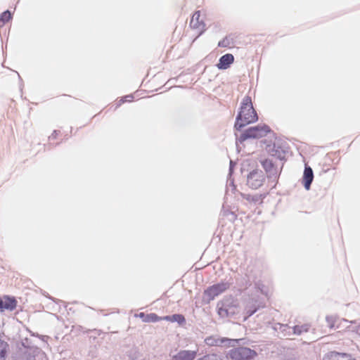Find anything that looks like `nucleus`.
Wrapping results in <instances>:
<instances>
[{"label":"nucleus","instance_id":"f257e3e1","mask_svg":"<svg viewBox=\"0 0 360 360\" xmlns=\"http://www.w3.org/2000/svg\"><path fill=\"white\" fill-rule=\"evenodd\" d=\"M258 120V116L255 110L250 96H245L241 103L240 111L237 115L235 128L240 130L243 127L255 123Z\"/></svg>","mask_w":360,"mask_h":360},{"label":"nucleus","instance_id":"f03ea898","mask_svg":"<svg viewBox=\"0 0 360 360\" xmlns=\"http://www.w3.org/2000/svg\"><path fill=\"white\" fill-rule=\"evenodd\" d=\"M273 133L270 127L266 124H259L248 129L239 138L240 142L248 139H260Z\"/></svg>","mask_w":360,"mask_h":360},{"label":"nucleus","instance_id":"7ed1b4c3","mask_svg":"<svg viewBox=\"0 0 360 360\" xmlns=\"http://www.w3.org/2000/svg\"><path fill=\"white\" fill-rule=\"evenodd\" d=\"M255 351L248 347H237L231 349L229 353L231 360H250L256 356Z\"/></svg>","mask_w":360,"mask_h":360},{"label":"nucleus","instance_id":"20e7f679","mask_svg":"<svg viewBox=\"0 0 360 360\" xmlns=\"http://www.w3.org/2000/svg\"><path fill=\"white\" fill-rule=\"evenodd\" d=\"M229 288L227 283H220L210 286L204 291V297L207 302L214 300L217 296L225 292Z\"/></svg>","mask_w":360,"mask_h":360},{"label":"nucleus","instance_id":"39448f33","mask_svg":"<svg viewBox=\"0 0 360 360\" xmlns=\"http://www.w3.org/2000/svg\"><path fill=\"white\" fill-rule=\"evenodd\" d=\"M264 180L265 176L263 172L256 169L250 172L248 176L247 183L250 188L257 189L263 185Z\"/></svg>","mask_w":360,"mask_h":360},{"label":"nucleus","instance_id":"423d86ee","mask_svg":"<svg viewBox=\"0 0 360 360\" xmlns=\"http://www.w3.org/2000/svg\"><path fill=\"white\" fill-rule=\"evenodd\" d=\"M326 323L330 328L338 329L341 331L347 327L348 321L335 316H328L326 317Z\"/></svg>","mask_w":360,"mask_h":360},{"label":"nucleus","instance_id":"0eeeda50","mask_svg":"<svg viewBox=\"0 0 360 360\" xmlns=\"http://www.w3.org/2000/svg\"><path fill=\"white\" fill-rule=\"evenodd\" d=\"M190 26L193 29H196L200 31L198 35L202 34L205 32V23L202 20L200 19V11H197L193 13L191 19Z\"/></svg>","mask_w":360,"mask_h":360},{"label":"nucleus","instance_id":"6e6552de","mask_svg":"<svg viewBox=\"0 0 360 360\" xmlns=\"http://www.w3.org/2000/svg\"><path fill=\"white\" fill-rule=\"evenodd\" d=\"M16 306L17 301L14 297L8 296L0 297V311H4V310L12 311L15 309Z\"/></svg>","mask_w":360,"mask_h":360},{"label":"nucleus","instance_id":"1a4fd4ad","mask_svg":"<svg viewBox=\"0 0 360 360\" xmlns=\"http://www.w3.org/2000/svg\"><path fill=\"white\" fill-rule=\"evenodd\" d=\"M234 61V57L231 53H226L222 56L219 60V63L217 64V67L219 70H226L229 68Z\"/></svg>","mask_w":360,"mask_h":360},{"label":"nucleus","instance_id":"9d476101","mask_svg":"<svg viewBox=\"0 0 360 360\" xmlns=\"http://www.w3.org/2000/svg\"><path fill=\"white\" fill-rule=\"evenodd\" d=\"M323 360H356L350 354L345 353H330L326 355Z\"/></svg>","mask_w":360,"mask_h":360},{"label":"nucleus","instance_id":"9b49d317","mask_svg":"<svg viewBox=\"0 0 360 360\" xmlns=\"http://www.w3.org/2000/svg\"><path fill=\"white\" fill-rule=\"evenodd\" d=\"M314 175L311 167H306L304 171L303 183L305 188L309 190L313 181Z\"/></svg>","mask_w":360,"mask_h":360},{"label":"nucleus","instance_id":"f8f14e48","mask_svg":"<svg viewBox=\"0 0 360 360\" xmlns=\"http://www.w3.org/2000/svg\"><path fill=\"white\" fill-rule=\"evenodd\" d=\"M136 316L141 318L143 322L146 323L157 322L160 321V317L154 313L146 314L143 312H141L137 314Z\"/></svg>","mask_w":360,"mask_h":360},{"label":"nucleus","instance_id":"ddd939ff","mask_svg":"<svg viewBox=\"0 0 360 360\" xmlns=\"http://www.w3.org/2000/svg\"><path fill=\"white\" fill-rule=\"evenodd\" d=\"M195 356V352L181 351L174 356V358L176 360H193Z\"/></svg>","mask_w":360,"mask_h":360},{"label":"nucleus","instance_id":"4468645a","mask_svg":"<svg viewBox=\"0 0 360 360\" xmlns=\"http://www.w3.org/2000/svg\"><path fill=\"white\" fill-rule=\"evenodd\" d=\"M310 329V326L308 323H304L301 325H297L293 327V334L296 335H301L305 333H307Z\"/></svg>","mask_w":360,"mask_h":360},{"label":"nucleus","instance_id":"2eb2a0df","mask_svg":"<svg viewBox=\"0 0 360 360\" xmlns=\"http://www.w3.org/2000/svg\"><path fill=\"white\" fill-rule=\"evenodd\" d=\"M11 19V13L9 11H4L0 15V27H3Z\"/></svg>","mask_w":360,"mask_h":360},{"label":"nucleus","instance_id":"dca6fc26","mask_svg":"<svg viewBox=\"0 0 360 360\" xmlns=\"http://www.w3.org/2000/svg\"><path fill=\"white\" fill-rule=\"evenodd\" d=\"M8 344L0 340V360H4L7 352Z\"/></svg>","mask_w":360,"mask_h":360},{"label":"nucleus","instance_id":"f3484780","mask_svg":"<svg viewBox=\"0 0 360 360\" xmlns=\"http://www.w3.org/2000/svg\"><path fill=\"white\" fill-rule=\"evenodd\" d=\"M232 44V40L230 38L226 37L219 41L218 46L220 47H229Z\"/></svg>","mask_w":360,"mask_h":360},{"label":"nucleus","instance_id":"a211bd4d","mask_svg":"<svg viewBox=\"0 0 360 360\" xmlns=\"http://www.w3.org/2000/svg\"><path fill=\"white\" fill-rule=\"evenodd\" d=\"M262 167H264V169L266 172L271 171L274 167V164H273L272 161L270 160H267V159L262 161Z\"/></svg>","mask_w":360,"mask_h":360},{"label":"nucleus","instance_id":"6ab92c4d","mask_svg":"<svg viewBox=\"0 0 360 360\" xmlns=\"http://www.w3.org/2000/svg\"><path fill=\"white\" fill-rule=\"evenodd\" d=\"M172 322H177L179 324H182L185 322V318L181 314H174L172 316Z\"/></svg>","mask_w":360,"mask_h":360},{"label":"nucleus","instance_id":"aec40b11","mask_svg":"<svg viewBox=\"0 0 360 360\" xmlns=\"http://www.w3.org/2000/svg\"><path fill=\"white\" fill-rule=\"evenodd\" d=\"M125 103H126V101L124 99V96L118 98L117 99L115 100V101L114 103L115 108V109L119 108L122 105H123Z\"/></svg>","mask_w":360,"mask_h":360},{"label":"nucleus","instance_id":"412c9836","mask_svg":"<svg viewBox=\"0 0 360 360\" xmlns=\"http://www.w3.org/2000/svg\"><path fill=\"white\" fill-rule=\"evenodd\" d=\"M231 308V306L229 305L227 306V308L226 309H223V308H220L219 309V314L220 316H225V315H228V311L230 310Z\"/></svg>","mask_w":360,"mask_h":360},{"label":"nucleus","instance_id":"4be33fe9","mask_svg":"<svg viewBox=\"0 0 360 360\" xmlns=\"http://www.w3.org/2000/svg\"><path fill=\"white\" fill-rule=\"evenodd\" d=\"M134 96L133 94H129V95H126L124 96V99L126 101V103L128 102V103H131V102H133L134 101Z\"/></svg>","mask_w":360,"mask_h":360},{"label":"nucleus","instance_id":"5701e85b","mask_svg":"<svg viewBox=\"0 0 360 360\" xmlns=\"http://www.w3.org/2000/svg\"><path fill=\"white\" fill-rule=\"evenodd\" d=\"M162 320H166V321L172 322V316H166L164 317H160V321H162Z\"/></svg>","mask_w":360,"mask_h":360},{"label":"nucleus","instance_id":"b1692460","mask_svg":"<svg viewBox=\"0 0 360 360\" xmlns=\"http://www.w3.org/2000/svg\"><path fill=\"white\" fill-rule=\"evenodd\" d=\"M256 311H257V309H256V308H255V309H251V310H248V311H247L248 316H250L252 315V314H253Z\"/></svg>","mask_w":360,"mask_h":360},{"label":"nucleus","instance_id":"393cba45","mask_svg":"<svg viewBox=\"0 0 360 360\" xmlns=\"http://www.w3.org/2000/svg\"><path fill=\"white\" fill-rule=\"evenodd\" d=\"M243 197L247 199L248 200H250V195H243Z\"/></svg>","mask_w":360,"mask_h":360},{"label":"nucleus","instance_id":"a878e982","mask_svg":"<svg viewBox=\"0 0 360 360\" xmlns=\"http://www.w3.org/2000/svg\"><path fill=\"white\" fill-rule=\"evenodd\" d=\"M252 200H253V201H257V198H252Z\"/></svg>","mask_w":360,"mask_h":360}]
</instances>
